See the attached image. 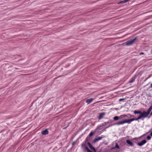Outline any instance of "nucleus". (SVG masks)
<instances>
[{
  "label": "nucleus",
  "instance_id": "12",
  "mask_svg": "<svg viewBox=\"0 0 152 152\" xmlns=\"http://www.w3.org/2000/svg\"><path fill=\"white\" fill-rule=\"evenodd\" d=\"M119 119H122L123 118H126V117L127 115H126L124 114V115H120V116H119Z\"/></svg>",
  "mask_w": 152,
  "mask_h": 152
},
{
  "label": "nucleus",
  "instance_id": "19",
  "mask_svg": "<svg viewBox=\"0 0 152 152\" xmlns=\"http://www.w3.org/2000/svg\"><path fill=\"white\" fill-rule=\"evenodd\" d=\"M144 54L143 53V52H141L140 53V55H142V54Z\"/></svg>",
  "mask_w": 152,
  "mask_h": 152
},
{
  "label": "nucleus",
  "instance_id": "1",
  "mask_svg": "<svg viewBox=\"0 0 152 152\" xmlns=\"http://www.w3.org/2000/svg\"><path fill=\"white\" fill-rule=\"evenodd\" d=\"M137 39V38H135L133 39L128 40L125 42L126 45L127 46H129L132 45L136 42Z\"/></svg>",
  "mask_w": 152,
  "mask_h": 152
},
{
  "label": "nucleus",
  "instance_id": "6",
  "mask_svg": "<svg viewBox=\"0 0 152 152\" xmlns=\"http://www.w3.org/2000/svg\"><path fill=\"white\" fill-rule=\"evenodd\" d=\"M49 132L48 131L47 129H45V130L42 131L41 132V134L42 135H45L48 134Z\"/></svg>",
  "mask_w": 152,
  "mask_h": 152
},
{
  "label": "nucleus",
  "instance_id": "13",
  "mask_svg": "<svg viewBox=\"0 0 152 152\" xmlns=\"http://www.w3.org/2000/svg\"><path fill=\"white\" fill-rule=\"evenodd\" d=\"M115 148H119V147L118 145V144L117 143H116L115 144V147H113L111 148V150H113L114 149H115Z\"/></svg>",
  "mask_w": 152,
  "mask_h": 152
},
{
  "label": "nucleus",
  "instance_id": "5",
  "mask_svg": "<svg viewBox=\"0 0 152 152\" xmlns=\"http://www.w3.org/2000/svg\"><path fill=\"white\" fill-rule=\"evenodd\" d=\"M88 145L89 148H90L91 149L95 151H96V149L92 145L90 142H88Z\"/></svg>",
  "mask_w": 152,
  "mask_h": 152
},
{
  "label": "nucleus",
  "instance_id": "22",
  "mask_svg": "<svg viewBox=\"0 0 152 152\" xmlns=\"http://www.w3.org/2000/svg\"><path fill=\"white\" fill-rule=\"evenodd\" d=\"M150 87L151 88H152V83H151V86H150Z\"/></svg>",
  "mask_w": 152,
  "mask_h": 152
},
{
  "label": "nucleus",
  "instance_id": "18",
  "mask_svg": "<svg viewBox=\"0 0 152 152\" xmlns=\"http://www.w3.org/2000/svg\"><path fill=\"white\" fill-rule=\"evenodd\" d=\"M87 152H93L91 151L89 149V148H87Z\"/></svg>",
  "mask_w": 152,
  "mask_h": 152
},
{
  "label": "nucleus",
  "instance_id": "4",
  "mask_svg": "<svg viewBox=\"0 0 152 152\" xmlns=\"http://www.w3.org/2000/svg\"><path fill=\"white\" fill-rule=\"evenodd\" d=\"M104 137L103 135H102L101 136L95 139L94 140V141L95 142H97L102 140L103 138Z\"/></svg>",
  "mask_w": 152,
  "mask_h": 152
},
{
  "label": "nucleus",
  "instance_id": "9",
  "mask_svg": "<svg viewBox=\"0 0 152 152\" xmlns=\"http://www.w3.org/2000/svg\"><path fill=\"white\" fill-rule=\"evenodd\" d=\"M110 123V122L109 121L104 122V123L102 124L101 125L99 126L98 127V129H99V128L101 127L102 126H104L106 125L107 124H108Z\"/></svg>",
  "mask_w": 152,
  "mask_h": 152
},
{
  "label": "nucleus",
  "instance_id": "17",
  "mask_svg": "<svg viewBox=\"0 0 152 152\" xmlns=\"http://www.w3.org/2000/svg\"><path fill=\"white\" fill-rule=\"evenodd\" d=\"M151 138V137L149 136H148L147 137V139L148 140H150Z\"/></svg>",
  "mask_w": 152,
  "mask_h": 152
},
{
  "label": "nucleus",
  "instance_id": "3",
  "mask_svg": "<svg viewBox=\"0 0 152 152\" xmlns=\"http://www.w3.org/2000/svg\"><path fill=\"white\" fill-rule=\"evenodd\" d=\"M126 142L129 145V146H134V144L131 141H130L129 140H126Z\"/></svg>",
  "mask_w": 152,
  "mask_h": 152
},
{
  "label": "nucleus",
  "instance_id": "7",
  "mask_svg": "<svg viewBox=\"0 0 152 152\" xmlns=\"http://www.w3.org/2000/svg\"><path fill=\"white\" fill-rule=\"evenodd\" d=\"M105 113H100L98 117V119L99 120H100L101 119H102L104 116L105 115Z\"/></svg>",
  "mask_w": 152,
  "mask_h": 152
},
{
  "label": "nucleus",
  "instance_id": "16",
  "mask_svg": "<svg viewBox=\"0 0 152 152\" xmlns=\"http://www.w3.org/2000/svg\"><path fill=\"white\" fill-rule=\"evenodd\" d=\"M94 133L93 132H91L90 134H89V137H91V136H92L94 134Z\"/></svg>",
  "mask_w": 152,
  "mask_h": 152
},
{
  "label": "nucleus",
  "instance_id": "21",
  "mask_svg": "<svg viewBox=\"0 0 152 152\" xmlns=\"http://www.w3.org/2000/svg\"><path fill=\"white\" fill-rule=\"evenodd\" d=\"M150 135L151 136H152V132L150 133Z\"/></svg>",
  "mask_w": 152,
  "mask_h": 152
},
{
  "label": "nucleus",
  "instance_id": "10",
  "mask_svg": "<svg viewBox=\"0 0 152 152\" xmlns=\"http://www.w3.org/2000/svg\"><path fill=\"white\" fill-rule=\"evenodd\" d=\"M81 147L82 148H84L86 149L87 151V148H88V147L86 145L85 143H83Z\"/></svg>",
  "mask_w": 152,
  "mask_h": 152
},
{
  "label": "nucleus",
  "instance_id": "8",
  "mask_svg": "<svg viewBox=\"0 0 152 152\" xmlns=\"http://www.w3.org/2000/svg\"><path fill=\"white\" fill-rule=\"evenodd\" d=\"M94 99L92 98H90L87 99L86 100V102L88 104L91 102Z\"/></svg>",
  "mask_w": 152,
  "mask_h": 152
},
{
  "label": "nucleus",
  "instance_id": "2",
  "mask_svg": "<svg viewBox=\"0 0 152 152\" xmlns=\"http://www.w3.org/2000/svg\"><path fill=\"white\" fill-rule=\"evenodd\" d=\"M147 142V141L145 140H142L141 142H138L137 145L140 146H142L144 144H145Z\"/></svg>",
  "mask_w": 152,
  "mask_h": 152
},
{
  "label": "nucleus",
  "instance_id": "15",
  "mask_svg": "<svg viewBox=\"0 0 152 152\" xmlns=\"http://www.w3.org/2000/svg\"><path fill=\"white\" fill-rule=\"evenodd\" d=\"M128 97H126L125 98H122V99H119V101L120 102L123 101L127 99H128Z\"/></svg>",
  "mask_w": 152,
  "mask_h": 152
},
{
  "label": "nucleus",
  "instance_id": "14",
  "mask_svg": "<svg viewBox=\"0 0 152 152\" xmlns=\"http://www.w3.org/2000/svg\"><path fill=\"white\" fill-rule=\"evenodd\" d=\"M113 119L115 121H117L119 120V116H116L113 117Z\"/></svg>",
  "mask_w": 152,
  "mask_h": 152
},
{
  "label": "nucleus",
  "instance_id": "20",
  "mask_svg": "<svg viewBox=\"0 0 152 152\" xmlns=\"http://www.w3.org/2000/svg\"><path fill=\"white\" fill-rule=\"evenodd\" d=\"M129 115H130V117H132V116H134L133 115H132L130 114H129Z\"/></svg>",
  "mask_w": 152,
  "mask_h": 152
},
{
  "label": "nucleus",
  "instance_id": "11",
  "mask_svg": "<svg viewBox=\"0 0 152 152\" xmlns=\"http://www.w3.org/2000/svg\"><path fill=\"white\" fill-rule=\"evenodd\" d=\"M136 77L134 76V77H132L129 81V82L130 83H133Z\"/></svg>",
  "mask_w": 152,
  "mask_h": 152
}]
</instances>
